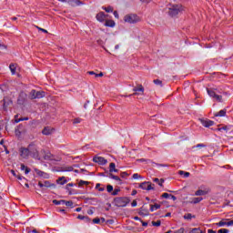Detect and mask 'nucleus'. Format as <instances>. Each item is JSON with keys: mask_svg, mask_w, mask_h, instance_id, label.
<instances>
[{"mask_svg": "<svg viewBox=\"0 0 233 233\" xmlns=\"http://www.w3.org/2000/svg\"><path fill=\"white\" fill-rule=\"evenodd\" d=\"M179 176H184V177H190V173L185 172L183 170L178 171Z\"/></svg>", "mask_w": 233, "mask_h": 233, "instance_id": "nucleus-32", "label": "nucleus"}, {"mask_svg": "<svg viewBox=\"0 0 233 233\" xmlns=\"http://www.w3.org/2000/svg\"><path fill=\"white\" fill-rule=\"evenodd\" d=\"M208 233H217V232L214 231L213 229H208Z\"/></svg>", "mask_w": 233, "mask_h": 233, "instance_id": "nucleus-64", "label": "nucleus"}, {"mask_svg": "<svg viewBox=\"0 0 233 233\" xmlns=\"http://www.w3.org/2000/svg\"><path fill=\"white\" fill-rule=\"evenodd\" d=\"M132 177H133V179H139V177H141V175L135 173V174H133Z\"/></svg>", "mask_w": 233, "mask_h": 233, "instance_id": "nucleus-52", "label": "nucleus"}, {"mask_svg": "<svg viewBox=\"0 0 233 233\" xmlns=\"http://www.w3.org/2000/svg\"><path fill=\"white\" fill-rule=\"evenodd\" d=\"M0 50H6V46L0 43Z\"/></svg>", "mask_w": 233, "mask_h": 233, "instance_id": "nucleus-58", "label": "nucleus"}, {"mask_svg": "<svg viewBox=\"0 0 233 233\" xmlns=\"http://www.w3.org/2000/svg\"><path fill=\"white\" fill-rule=\"evenodd\" d=\"M205 147H207L205 144H198L196 148H205Z\"/></svg>", "mask_w": 233, "mask_h": 233, "instance_id": "nucleus-53", "label": "nucleus"}, {"mask_svg": "<svg viewBox=\"0 0 233 233\" xmlns=\"http://www.w3.org/2000/svg\"><path fill=\"white\" fill-rule=\"evenodd\" d=\"M82 119L77 117V118H75L73 119V125H77L79 123H81Z\"/></svg>", "mask_w": 233, "mask_h": 233, "instance_id": "nucleus-42", "label": "nucleus"}, {"mask_svg": "<svg viewBox=\"0 0 233 233\" xmlns=\"http://www.w3.org/2000/svg\"><path fill=\"white\" fill-rule=\"evenodd\" d=\"M41 152H44V159L46 161H54V156L50 152H45V150H41Z\"/></svg>", "mask_w": 233, "mask_h": 233, "instance_id": "nucleus-15", "label": "nucleus"}, {"mask_svg": "<svg viewBox=\"0 0 233 233\" xmlns=\"http://www.w3.org/2000/svg\"><path fill=\"white\" fill-rule=\"evenodd\" d=\"M94 208H91V209L87 210V214L89 216H92V214H94Z\"/></svg>", "mask_w": 233, "mask_h": 233, "instance_id": "nucleus-56", "label": "nucleus"}, {"mask_svg": "<svg viewBox=\"0 0 233 233\" xmlns=\"http://www.w3.org/2000/svg\"><path fill=\"white\" fill-rule=\"evenodd\" d=\"M63 203H65V200H57V199L53 200L54 205H63Z\"/></svg>", "mask_w": 233, "mask_h": 233, "instance_id": "nucleus-35", "label": "nucleus"}, {"mask_svg": "<svg viewBox=\"0 0 233 233\" xmlns=\"http://www.w3.org/2000/svg\"><path fill=\"white\" fill-rule=\"evenodd\" d=\"M69 5H71V6H79V5H83V2H81L79 0H71V1H69Z\"/></svg>", "mask_w": 233, "mask_h": 233, "instance_id": "nucleus-22", "label": "nucleus"}, {"mask_svg": "<svg viewBox=\"0 0 233 233\" xmlns=\"http://www.w3.org/2000/svg\"><path fill=\"white\" fill-rule=\"evenodd\" d=\"M94 163H98V165H106L108 161L103 157H93Z\"/></svg>", "mask_w": 233, "mask_h": 233, "instance_id": "nucleus-11", "label": "nucleus"}, {"mask_svg": "<svg viewBox=\"0 0 233 233\" xmlns=\"http://www.w3.org/2000/svg\"><path fill=\"white\" fill-rule=\"evenodd\" d=\"M35 28H37V30H39L40 32H43L44 34H48V31L46 29H43L37 25L35 26Z\"/></svg>", "mask_w": 233, "mask_h": 233, "instance_id": "nucleus-47", "label": "nucleus"}, {"mask_svg": "<svg viewBox=\"0 0 233 233\" xmlns=\"http://www.w3.org/2000/svg\"><path fill=\"white\" fill-rule=\"evenodd\" d=\"M72 170H74V167H66V169H65L66 172H72Z\"/></svg>", "mask_w": 233, "mask_h": 233, "instance_id": "nucleus-55", "label": "nucleus"}, {"mask_svg": "<svg viewBox=\"0 0 233 233\" xmlns=\"http://www.w3.org/2000/svg\"><path fill=\"white\" fill-rule=\"evenodd\" d=\"M189 233H201V229L199 228H195L190 230Z\"/></svg>", "mask_w": 233, "mask_h": 233, "instance_id": "nucleus-40", "label": "nucleus"}, {"mask_svg": "<svg viewBox=\"0 0 233 233\" xmlns=\"http://www.w3.org/2000/svg\"><path fill=\"white\" fill-rule=\"evenodd\" d=\"M106 190L107 192H113L114 191V187L112 185H107L106 186Z\"/></svg>", "mask_w": 233, "mask_h": 233, "instance_id": "nucleus-45", "label": "nucleus"}, {"mask_svg": "<svg viewBox=\"0 0 233 233\" xmlns=\"http://www.w3.org/2000/svg\"><path fill=\"white\" fill-rule=\"evenodd\" d=\"M109 172L112 174V172H119V169L116 168V163L112 162L109 164Z\"/></svg>", "mask_w": 233, "mask_h": 233, "instance_id": "nucleus-20", "label": "nucleus"}, {"mask_svg": "<svg viewBox=\"0 0 233 233\" xmlns=\"http://www.w3.org/2000/svg\"><path fill=\"white\" fill-rule=\"evenodd\" d=\"M161 198H165V199H167V198H170V194L168 193H164L161 195Z\"/></svg>", "mask_w": 233, "mask_h": 233, "instance_id": "nucleus-51", "label": "nucleus"}, {"mask_svg": "<svg viewBox=\"0 0 233 233\" xmlns=\"http://www.w3.org/2000/svg\"><path fill=\"white\" fill-rule=\"evenodd\" d=\"M153 181L154 183H157V185H159V187H163V184L165 183V179L163 178L159 179L157 177L153 178Z\"/></svg>", "mask_w": 233, "mask_h": 233, "instance_id": "nucleus-23", "label": "nucleus"}, {"mask_svg": "<svg viewBox=\"0 0 233 233\" xmlns=\"http://www.w3.org/2000/svg\"><path fill=\"white\" fill-rule=\"evenodd\" d=\"M26 232H27V233H39V230L27 228V229H26Z\"/></svg>", "mask_w": 233, "mask_h": 233, "instance_id": "nucleus-46", "label": "nucleus"}, {"mask_svg": "<svg viewBox=\"0 0 233 233\" xmlns=\"http://www.w3.org/2000/svg\"><path fill=\"white\" fill-rule=\"evenodd\" d=\"M115 207L123 208L127 207L130 203V198L128 197H117L114 198L113 201Z\"/></svg>", "mask_w": 233, "mask_h": 233, "instance_id": "nucleus-3", "label": "nucleus"}, {"mask_svg": "<svg viewBox=\"0 0 233 233\" xmlns=\"http://www.w3.org/2000/svg\"><path fill=\"white\" fill-rule=\"evenodd\" d=\"M121 192V189L119 188H115L114 191L111 193L112 196H117Z\"/></svg>", "mask_w": 233, "mask_h": 233, "instance_id": "nucleus-41", "label": "nucleus"}, {"mask_svg": "<svg viewBox=\"0 0 233 233\" xmlns=\"http://www.w3.org/2000/svg\"><path fill=\"white\" fill-rule=\"evenodd\" d=\"M42 97H45V91L31 90L30 99H41Z\"/></svg>", "mask_w": 233, "mask_h": 233, "instance_id": "nucleus-6", "label": "nucleus"}, {"mask_svg": "<svg viewBox=\"0 0 233 233\" xmlns=\"http://www.w3.org/2000/svg\"><path fill=\"white\" fill-rule=\"evenodd\" d=\"M16 177H17V179H19L20 181H21L22 179H25V177L21 176V174H19V173H17Z\"/></svg>", "mask_w": 233, "mask_h": 233, "instance_id": "nucleus-57", "label": "nucleus"}, {"mask_svg": "<svg viewBox=\"0 0 233 233\" xmlns=\"http://www.w3.org/2000/svg\"><path fill=\"white\" fill-rule=\"evenodd\" d=\"M9 68L11 70V74H13V76H15V68H16L15 64H10Z\"/></svg>", "mask_w": 233, "mask_h": 233, "instance_id": "nucleus-34", "label": "nucleus"}, {"mask_svg": "<svg viewBox=\"0 0 233 233\" xmlns=\"http://www.w3.org/2000/svg\"><path fill=\"white\" fill-rule=\"evenodd\" d=\"M207 194H210V188L198 189L195 192V196H207Z\"/></svg>", "mask_w": 233, "mask_h": 233, "instance_id": "nucleus-13", "label": "nucleus"}, {"mask_svg": "<svg viewBox=\"0 0 233 233\" xmlns=\"http://www.w3.org/2000/svg\"><path fill=\"white\" fill-rule=\"evenodd\" d=\"M159 208H161V205L159 204L150 205L151 212H154V210H159Z\"/></svg>", "mask_w": 233, "mask_h": 233, "instance_id": "nucleus-25", "label": "nucleus"}, {"mask_svg": "<svg viewBox=\"0 0 233 233\" xmlns=\"http://www.w3.org/2000/svg\"><path fill=\"white\" fill-rule=\"evenodd\" d=\"M95 77H103V73L96 74Z\"/></svg>", "mask_w": 233, "mask_h": 233, "instance_id": "nucleus-63", "label": "nucleus"}, {"mask_svg": "<svg viewBox=\"0 0 233 233\" xmlns=\"http://www.w3.org/2000/svg\"><path fill=\"white\" fill-rule=\"evenodd\" d=\"M153 227H161V220L152 221Z\"/></svg>", "mask_w": 233, "mask_h": 233, "instance_id": "nucleus-38", "label": "nucleus"}, {"mask_svg": "<svg viewBox=\"0 0 233 233\" xmlns=\"http://www.w3.org/2000/svg\"><path fill=\"white\" fill-rule=\"evenodd\" d=\"M105 26L114 28L116 26V22L114 20H106Z\"/></svg>", "mask_w": 233, "mask_h": 233, "instance_id": "nucleus-21", "label": "nucleus"}, {"mask_svg": "<svg viewBox=\"0 0 233 233\" xmlns=\"http://www.w3.org/2000/svg\"><path fill=\"white\" fill-rule=\"evenodd\" d=\"M131 207H137V201L133 200V202L131 203Z\"/></svg>", "mask_w": 233, "mask_h": 233, "instance_id": "nucleus-62", "label": "nucleus"}, {"mask_svg": "<svg viewBox=\"0 0 233 233\" xmlns=\"http://www.w3.org/2000/svg\"><path fill=\"white\" fill-rule=\"evenodd\" d=\"M35 172L39 176V177H44V179H48L50 177V175H48V173H45V171H42L40 169L35 168Z\"/></svg>", "mask_w": 233, "mask_h": 233, "instance_id": "nucleus-12", "label": "nucleus"}, {"mask_svg": "<svg viewBox=\"0 0 233 233\" xmlns=\"http://www.w3.org/2000/svg\"><path fill=\"white\" fill-rule=\"evenodd\" d=\"M138 214H139V216H144V217H145V216H148V214H149L148 208H144V206L141 207V208H139Z\"/></svg>", "mask_w": 233, "mask_h": 233, "instance_id": "nucleus-18", "label": "nucleus"}, {"mask_svg": "<svg viewBox=\"0 0 233 233\" xmlns=\"http://www.w3.org/2000/svg\"><path fill=\"white\" fill-rule=\"evenodd\" d=\"M69 187H74V183H69L66 187V190L69 191V195H72V190H70V188H68Z\"/></svg>", "mask_w": 233, "mask_h": 233, "instance_id": "nucleus-44", "label": "nucleus"}, {"mask_svg": "<svg viewBox=\"0 0 233 233\" xmlns=\"http://www.w3.org/2000/svg\"><path fill=\"white\" fill-rule=\"evenodd\" d=\"M230 232V230L227 229V228H221L218 231V233H228Z\"/></svg>", "mask_w": 233, "mask_h": 233, "instance_id": "nucleus-48", "label": "nucleus"}, {"mask_svg": "<svg viewBox=\"0 0 233 233\" xmlns=\"http://www.w3.org/2000/svg\"><path fill=\"white\" fill-rule=\"evenodd\" d=\"M83 185H90V182L85 181V180H80L78 183V187H83Z\"/></svg>", "mask_w": 233, "mask_h": 233, "instance_id": "nucleus-37", "label": "nucleus"}, {"mask_svg": "<svg viewBox=\"0 0 233 233\" xmlns=\"http://www.w3.org/2000/svg\"><path fill=\"white\" fill-rule=\"evenodd\" d=\"M184 219H192V214L187 213V215L184 216Z\"/></svg>", "mask_w": 233, "mask_h": 233, "instance_id": "nucleus-50", "label": "nucleus"}, {"mask_svg": "<svg viewBox=\"0 0 233 233\" xmlns=\"http://www.w3.org/2000/svg\"><path fill=\"white\" fill-rule=\"evenodd\" d=\"M54 132V128L50 127H44V129L42 130V134L44 136H50L52 133Z\"/></svg>", "mask_w": 233, "mask_h": 233, "instance_id": "nucleus-17", "label": "nucleus"}, {"mask_svg": "<svg viewBox=\"0 0 233 233\" xmlns=\"http://www.w3.org/2000/svg\"><path fill=\"white\" fill-rule=\"evenodd\" d=\"M20 156L24 159H28V157H33V159H37L41 161V153L39 151V146L37 143L31 142L27 147L20 148Z\"/></svg>", "mask_w": 233, "mask_h": 233, "instance_id": "nucleus-1", "label": "nucleus"}, {"mask_svg": "<svg viewBox=\"0 0 233 233\" xmlns=\"http://www.w3.org/2000/svg\"><path fill=\"white\" fill-rule=\"evenodd\" d=\"M56 182L59 184V185H65L67 183L66 179L65 178V177H59Z\"/></svg>", "mask_w": 233, "mask_h": 233, "instance_id": "nucleus-26", "label": "nucleus"}, {"mask_svg": "<svg viewBox=\"0 0 233 233\" xmlns=\"http://www.w3.org/2000/svg\"><path fill=\"white\" fill-rule=\"evenodd\" d=\"M183 12V5L181 4H169L167 5V14L169 17H177Z\"/></svg>", "mask_w": 233, "mask_h": 233, "instance_id": "nucleus-2", "label": "nucleus"}, {"mask_svg": "<svg viewBox=\"0 0 233 233\" xmlns=\"http://www.w3.org/2000/svg\"><path fill=\"white\" fill-rule=\"evenodd\" d=\"M25 132H26V130L25 129V126H23V124H19L15 129V134L18 137L21 136V134H25Z\"/></svg>", "mask_w": 233, "mask_h": 233, "instance_id": "nucleus-10", "label": "nucleus"}, {"mask_svg": "<svg viewBox=\"0 0 233 233\" xmlns=\"http://www.w3.org/2000/svg\"><path fill=\"white\" fill-rule=\"evenodd\" d=\"M216 90H218V89L217 88H207V92H208V96L210 97H212L213 99H216V101H218V103H221L223 96L216 94Z\"/></svg>", "mask_w": 233, "mask_h": 233, "instance_id": "nucleus-5", "label": "nucleus"}, {"mask_svg": "<svg viewBox=\"0 0 233 233\" xmlns=\"http://www.w3.org/2000/svg\"><path fill=\"white\" fill-rule=\"evenodd\" d=\"M114 16L116 18V19H119V14L117 13V11H114Z\"/></svg>", "mask_w": 233, "mask_h": 233, "instance_id": "nucleus-60", "label": "nucleus"}, {"mask_svg": "<svg viewBox=\"0 0 233 233\" xmlns=\"http://www.w3.org/2000/svg\"><path fill=\"white\" fill-rule=\"evenodd\" d=\"M153 83H154L155 85H158V86H163V82H162L161 80H159V79H155V80H153Z\"/></svg>", "mask_w": 233, "mask_h": 233, "instance_id": "nucleus-39", "label": "nucleus"}, {"mask_svg": "<svg viewBox=\"0 0 233 233\" xmlns=\"http://www.w3.org/2000/svg\"><path fill=\"white\" fill-rule=\"evenodd\" d=\"M63 205H66V207H70L71 208L74 207V202L72 200L63 202Z\"/></svg>", "mask_w": 233, "mask_h": 233, "instance_id": "nucleus-33", "label": "nucleus"}, {"mask_svg": "<svg viewBox=\"0 0 233 233\" xmlns=\"http://www.w3.org/2000/svg\"><path fill=\"white\" fill-rule=\"evenodd\" d=\"M201 201H203L202 197L193 198L191 203H193V205H198V203H201Z\"/></svg>", "mask_w": 233, "mask_h": 233, "instance_id": "nucleus-24", "label": "nucleus"}, {"mask_svg": "<svg viewBox=\"0 0 233 233\" xmlns=\"http://www.w3.org/2000/svg\"><path fill=\"white\" fill-rule=\"evenodd\" d=\"M28 116L25 117H20L19 119H15V123H20V121H28Z\"/></svg>", "mask_w": 233, "mask_h": 233, "instance_id": "nucleus-36", "label": "nucleus"}, {"mask_svg": "<svg viewBox=\"0 0 233 233\" xmlns=\"http://www.w3.org/2000/svg\"><path fill=\"white\" fill-rule=\"evenodd\" d=\"M125 23H129L130 25H135V23H139L141 18L136 14H129L124 16Z\"/></svg>", "mask_w": 233, "mask_h": 233, "instance_id": "nucleus-4", "label": "nucleus"}, {"mask_svg": "<svg viewBox=\"0 0 233 233\" xmlns=\"http://www.w3.org/2000/svg\"><path fill=\"white\" fill-rule=\"evenodd\" d=\"M231 127L230 126H223L222 127L218 128V130L219 132H221L222 130H225L226 132H228V130H230Z\"/></svg>", "mask_w": 233, "mask_h": 233, "instance_id": "nucleus-31", "label": "nucleus"}, {"mask_svg": "<svg viewBox=\"0 0 233 233\" xmlns=\"http://www.w3.org/2000/svg\"><path fill=\"white\" fill-rule=\"evenodd\" d=\"M227 116V109H222L219 112L214 113L215 117H225Z\"/></svg>", "mask_w": 233, "mask_h": 233, "instance_id": "nucleus-19", "label": "nucleus"}, {"mask_svg": "<svg viewBox=\"0 0 233 233\" xmlns=\"http://www.w3.org/2000/svg\"><path fill=\"white\" fill-rule=\"evenodd\" d=\"M120 176H121V177H127V176H128V173H127V172H122V173L120 174Z\"/></svg>", "mask_w": 233, "mask_h": 233, "instance_id": "nucleus-61", "label": "nucleus"}, {"mask_svg": "<svg viewBox=\"0 0 233 233\" xmlns=\"http://www.w3.org/2000/svg\"><path fill=\"white\" fill-rule=\"evenodd\" d=\"M110 179H115V181H121V178L118 176H116L112 173H109Z\"/></svg>", "mask_w": 233, "mask_h": 233, "instance_id": "nucleus-29", "label": "nucleus"}, {"mask_svg": "<svg viewBox=\"0 0 233 233\" xmlns=\"http://www.w3.org/2000/svg\"><path fill=\"white\" fill-rule=\"evenodd\" d=\"M200 123H201V125H203V127H206V128H208V127L214 126V121H212V120L201 119Z\"/></svg>", "mask_w": 233, "mask_h": 233, "instance_id": "nucleus-16", "label": "nucleus"}, {"mask_svg": "<svg viewBox=\"0 0 233 233\" xmlns=\"http://www.w3.org/2000/svg\"><path fill=\"white\" fill-rule=\"evenodd\" d=\"M92 222L95 223L96 225H99V223H101V218H96L92 220Z\"/></svg>", "mask_w": 233, "mask_h": 233, "instance_id": "nucleus-43", "label": "nucleus"}, {"mask_svg": "<svg viewBox=\"0 0 233 233\" xmlns=\"http://www.w3.org/2000/svg\"><path fill=\"white\" fill-rule=\"evenodd\" d=\"M86 216H83V215H78L77 216V219H81L82 221H84Z\"/></svg>", "mask_w": 233, "mask_h": 233, "instance_id": "nucleus-59", "label": "nucleus"}, {"mask_svg": "<svg viewBox=\"0 0 233 233\" xmlns=\"http://www.w3.org/2000/svg\"><path fill=\"white\" fill-rule=\"evenodd\" d=\"M133 92H135L133 95L130 96H143L145 94V87H143V85L139 84L137 86L133 88Z\"/></svg>", "mask_w": 233, "mask_h": 233, "instance_id": "nucleus-8", "label": "nucleus"}, {"mask_svg": "<svg viewBox=\"0 0 233 233\" xmlns=\"http://www.w3.org/2000/svg\"><path fill=\"white\" fill-rule=\"evenodd\" d=\"M44 187H46V188H50V187H56V185L50 183L48 180H46L44 181Z\"/></svg>", "mask_w": 233, "mask_h": 233, "instance_id": "nucleus-30", "label": "nucleus"}, {"mask_svg": "<svg viewBox=\"0 0 233 233\" xmlns=\"http://www.w3.org/2000/svg\"><path fill=\"white\" fill-rule=\"evenodd\" d=\"M233 227V220H229L228 218H223L218 223H217V227Z\"/></svg>", "mask_w": 233, "mask_h": 233, "instance_id": "nucleus-9", "label": "nucleus"}, {"mask_svg": "<svg viewBox=\"0 0 233 233\" xmlns=\"http://www.w3.org/2000/svg\"><path fill=\"white\" fill-rule=\"evenodd\" d=\"M96 20L99 21V23H103L106 19V15L105 14V12H99L98 14H96Z\"/></svg>", "mask_w": 233, "mask_h": 233, "instance_id": "nucleus-14", "label": "nucleus"}, {"mask_svg": "<svg viewBox=\"0 0 233 233\" xmlns=\"http://www.w3.org/2000/svg\"><path fill=\"white\" fill-rule=\"evenodd\" d=\"M102 10H105V12H106L107 14H110V12H114V7H112L110 5L107 7L103 6Z\"/></svg>", "mask_w": 233, "mask_h": 233, "instance_id": "nucleus-28", "label": "nucleus"}, {"mask_svg": "<svg viewBox=\"0 0 233 233\" xmlns=\"http://www.w3.org/2000/svg\"><path fill=\"white\" fill-rule=\"evenodd\" d=\"M185 232V228H180L177 230H175L173 233H184Z\"/></svg>", "mask_w": 233, "mask_h": 233, "instance_id": "nucleus-49", "label": "nucleus"}, {"mask_svg": "<svg viewBox=\"0 0 233 233\" xmlns=\"http://www.w3.org/2000/svg\"><path fill=\"white\" fill-rule=\"evenodd\" d=\"M21 170H25V174H30L31 169L25 166V164H21Z\"/></svg>", "mask_w": 233, "mask_h": 233, "instance_id": "nucleus-27", "label": "nucleus"}, {"mask_svg": "<svg viewBox=\"0 0 233 233\" xmlns=\"http://www.w3.org/2000/svg\"><path fill=\"white\" fill-rule=\"evenodd\" d=\"M154 187L156 186L150 181L142 182L139 184V188H142V190H155Z\"/></svg>", "mask_w": 233, "mask_h": 233, "instance_id": "nucleus-7", "label": "nucleus"}, {"mask_svg": "<svg viewBox=\"0 0 233 233\" xmlns=\"http://www.w3.org/2000/svg\"><path fill=\"white\" fill-rule=\"evenodd\" d=\"M84 221H85V223H90V221H92V219L86 216L84 218Z\"/></svg>", "mask_w": 233, "mask_h": 233, "instance_id": "nucleus-54", "label": "nucleus"}]
</instances>
